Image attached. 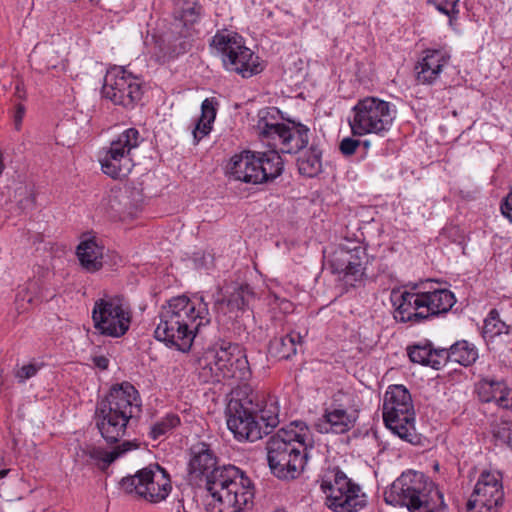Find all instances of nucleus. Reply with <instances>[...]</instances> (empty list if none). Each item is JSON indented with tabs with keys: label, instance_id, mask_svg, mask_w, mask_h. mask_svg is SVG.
I'll list each match as a JSON object with an SVG mask.
<instances>
[{
	"label": "nucleus",
	"instance_id": "22",
	"mask_svg": "<svg viewBox=\"0 0 512 512\" xmlns=\"http://www.w3.org/2000/svg\"><path fill=\"white\" fill-rule=\"evenodd\" d=\"M128 422V419L102 407L96 412V426L108 443H116L125 435Z\"/></svg>",
	"mask_w": 512,
	"mask_h": 512
},
{
	"label": "nucleus",
	"instance_id": "29",
	"mask_svg": "<svg viewBox=\"0 0 512 512\" xmlns=\"http://www.w3.org/2000/svg\"><path fill=\"white\" fill-rule=\"evenodd\" d=\"M441 352L444 354V366L452 361L467 367L478 359L477 348L466 340L457 341L449 349L441 348Z\"/></svg>",
	"mask_w": 512,
	"mask_h": 512
},
{
	"label": "nucleus",
	"instance_id": "37",
	"mask_svg": "<svg viewBox=\"0 0 512 512\" xmlns=\"http://www.w3.org/2000/svg\"><path fill=\"white\" fill-rule=\"evenodd\" d=\"M180 424V418L178 415L169 413L157 420L150 429V436L156 440L161 436L166 435L172 429Z\"/></svg>",
	"mask_w": 512,
	"mask_h": 512
},
{
	"label": "nucleus",
	"instance_id": "44",
	"mask_svg": "<svg viewBox=\"0 0 512 512\" xmlns=\"http://www.w3.org/2000/svg\"><path fill=\"white\" fill-rule=\"evenodd\" d=\"M368 499L365 493L362 492L359 485L354 483V512H358L366 508Z\"/></svg>",
	"mask_w": 512,
	"mask_h": 512
},
{
	"label": "nucleus",
	"instance_id": "25",
	"mask_svg": "<svg viewBox=\"0 0 512 512\" xmlns=\"http://www.w3.org/2000/svg\"><path fill=\"white\" fill-rule=\"evenodd\" d=\"M138 444L133 441H123L120 445L107 450L93 445L86 446L82 452L101 470L107 469L116 459L126 452L136 449Z\"/></svg>",
	"mask_w": 512,
	"mask_h": 512
},
{
	"label": "nucleus",
	"instance_id": "52",
	"mask_svg": "<svg viewBox=\"0 0 512 512\" xmlns=\"http://www.w3.org/2000/svg\"><path fill=\"white\" fill-rule=\"evenodd\" d=\"M363 145L364 148H368L369 147V142L368 141H361L360 139H355L354 138V142H353V147H354V153L358 150V148Z\"/></svg>",
	"mask_w": 512,
	"mask_h": 512
},
{
	"label": "nucleus",
	"instance_id": "12",
	"mask_svg": "<svg viewBox=\"0 0 512 512\" xmlns=\"http://www.w3.org/2000/svg\"><path fill=\"white\" fill-rule=\"evenodd\" d=\"M121 489L127 494H134L150 503L165 500L172 490L167 472L159 465L148 466L132 476L124 477Z\"/></svg>",
	"mask_w": 512,
	"mask_h": 512
},
{
	"label": "nucleus",
	"instance_id": "47",
	"mask_svg": "<svg viewBox=\"0 0 512 512\" xmlns=\"http://www.w3.org/2000/svg\"><path fill=\"white\" fill-rule=\"evenodd\" d=\"M340 151L346 156L352 155V137H345L340 143Z\"/></svg>",
	"mask_w": 512,
	"mask_h": 512
},
{
	"label": "nucleus",
	"instance_id": "55",
	"mask_svg": "<svg viewBox=\"0 0 512 512\" xmlns=\"http://www.w3.org/2000/svg\"><path fill=\"white\" fill-rule=\"evenodd\" d=\"M348 124L352 128V120L350 118H348Z\"/></svg>",
	"mask_w": 512,
	"mask_h": 512
},
{
	"label": "nucleus",
	"instance_id": "51",
	"mask_svg": "<svg viewBox=\"0 0 512 512\" xmlns=\"http://www.w3.org/2000/svg\"><path fill=\"white\" fill-rule=\"evenodd\" d=\"M15 96L20 100H24L26 98V91L21 83H18L15 87Z\"/></svg>",
	"mask_w": 512,
	"mask_h": 512
},
{
	"label": "nucleus",
	"instance_id": "21",
	"mask_svg": "<svg viewBox=\"0 0 512 512\" xmlns=\"http://www.w3.org/2000/svg\"><path fill=\"white\" fill-rule=\"evenodd\" d=\"M415 66L416 80L419 84H433L443 67L449 62L450 54L443 48L427 49Z\"/></svg>",
	"mask_w": 512,
	"mask_h": 512
},
{
	"label": "nucleus",
	"instance_id": "27",
	"mask_svg": "<svg viewBox=\"0 0 512 512\" xmlns=\"http://www.w3.org/2000/svg\"><path fill=\"white\" fill-rule=\"evenodd\" d=\"M327 480H320V488L326 495V505L334 512H352V486L347 489L331 487Z\"/></svg>",
	"mask_w": 512,
	"mask_h": 512
},
{
	"label": "nucleus",
	"instance_id": "17",
	"mask_svg": "<svg viewBox=\"0 0 512 512\" xmlns=\"http://www.w3.org/2000/svg\"><path fill=\"white\" fill-rule=\"evenodd\" d=\"M256 413L252 399L235 402L229 407L227 426L237 439L254 442L264 436L265 428Z\"/></svg>",
	"mask_w": 512,
	"mask_h": 512
},
{
	"label": "nucleus",
	"instance_id": "33",
	"mask_svg": "<svg viewBox=\"0 0 512 512\" xmlns=\"http://www.w3.org/2000/svg\"><path fill=\"white\" fill-rule=\"evenodd\" d=\"M251 294L248 285H241L235 288L227 299L218 302L219 309L224 313L233 314L234 317H237L238 313L247 305Z\"/></svg>",
	"mask_w": 512,
	"mask_h": 512
},
{
	"label": "nucleus",
	"instance_id": "46",
	"mask_svg": "<svg viewBox=\"0 0 512 512\" xmlns=\"http://www.w3.org/2000/svg\"><path fill=\"white\" fill-rule=\"evenodd\" d=\"M500 208L502 214L512 222V192L507 196Z\"/></svg>",
	"mask_w": 512,
	"mask_h": 512
},
{
	"label": "nucleus",
	"instance_id": "19",
	"mask_svg": "<svg viewBox=\"0 0 512 512\" xmlns=\"http://www.w3.org/2000/svg\"><path fill=\"white\" fill-rule=\"evenodd\" d=\"M101 407L130 420L139 411L138 392L130 383H121L112 387Z\"/></svg>",
	"mask_w": 512,
	"mask_h": 512
},
{
	"label": "nucleus",
	"instance_id": "41",
	"mask_svg": "<svg viewBox=\"0 0 512 512\" xmlns=\"http://www.w3.org/2000/svg\"><path fill=\"white\" fill-rule=\"evenodd\" d=\"M494 437L512 450V422L502 420L493 427Z\"/></svg>",
	"mask_w": 512,
	"mask_h": 512
},
{
	"label": "nucleus",
	"instance_id": "40",
	"mask_svg": "<svg viewBox=\"0 0 512 512\" xmlns=\"http://www.w3.org/2000/svg\"><path fill=\"white\" fill-rule=\"evenodd\" d=\"M320 480H327L330 482L331 487H338L347 489L352 486L351 479H349L342 471L338 468L329 469L324 472Z\"/></svg>",
	"mask_w": 512,
	"mask_h": 512
},
{
	"label": "nucleus",
	"instance_id": "45",
	"mask_svg": "<svg viewBox=\"0 0 512 512\" xmlns=\"http://www.w3.org/2000/svg\"><path fill=\"white\" fill-rule=\"evenodd\" d=\"M25 106L21 103L17 104L15 106V112H14V126L16 130H19L22 124L23 117L25 115Z\"/></svg>",
	"mask_w": 512,
	"mask_h": 512
},
{
	"label": "nucleus",
	"instance_id": "16",
	"mask_svg": "<svg viewBox=\"0 0 512 512\" xmlns=\"http://www.w3.org/2000/svg\"><path fill=\"white\" fill-rule=\"evenodd\" d=\"M503 500L504 491L500 474L484 471L480 474L467 502V510L468 512H498Z\"/></svg>",
	"mask_w": 512,
	"mask_h": 512
},
{
	"label": "nucleus",
	"instance_id": "43",
	"mask_svg": "<svg viewBox=\"0 0 512 512\" xmlns=\"http://www.w3.org/2000/svg\"><path fill=\"white\" fill-rule=\"evenodd\" d=\"M17 194L22 197L18 201L19 207L22 210H31L34 208L36 198L34 193L30 189H28L27 187H20L17 190Z\"/></svg>",
	"mask_w": 512,
	"mask_h": 512
},
{
	"label": "nucleus",
	"instance_id": "49",
	"mask_svg": "<svg viewBox=\"0 0 512 512\" xmlns=\"http://www.w3.org/2000/svg\"><path fill=\"white\" fill-rule=\"evenodd\" d=\"M93 363L99 369L105 370L108 368L109 360L105 356H96L93 358Z\"/></svg>",
	"mask_w": 512,
	"mask_h": 512
},
{
	"label": "nucleus",
	"instance_id": "18",
	"mask_svg": "<svg viewBox=\"0 0 512 512\" xmlns=\"http://www.w3.org/2000/svg\"><path fill=\"white\" fill-rule=\"evenodd\" d=\"M390 299L396 321L412 324L425 321L424 302L419 285L414 284L410 290L393 289Z\"/></svg>",
	"mask_w": 512,
	"mask_h": 512
},
{
	"label": "nucleus",
	"instance_id": "13",
	"mask_svg": "<svg viewBox=\"0 0 512 512\" xmlns=\"http://www.w3.org/2000/svg\"><path fill=\"white\" fill-rule=\"evenodd\" d=\"M394 118L395 110L389 102L377 97H365L354 105V135L387 131Z\"/></svg>",
	"mask_w": 512,
	"mask_h": 512
},
{
	"label": "nucleus",
	"instance_id": "2",
	"mask_svg": "<svg viewBox=\"0 0 512 512\" xmlns=\"http://www.w3.org/2000/svg\"><path fill=\"white\" fill-rule=\"evenodd\" d=\"M210 322L208 304L202 297H173L161 309L155 338L181 352H188L201 328Z\"/></svg>",
	"mask_w": 512,
	"mask_h": 512
},
{
	"label": "nucleus",
	"instance_id": "38",
	"mask_svg": "<svg viewBox=\"0 0 512 512\" xmlns=\"http://www.w3.org/2000/svg\"><path fill=\"white\" fill-rule=\"evenodd\" d=\"M329 262L334 273L347 275L352 267V254L348 250L338 248L332 253Z\"/></svg>",
	"mask_w": 512,
	"mask_h": 512
},
{
	"label": "nucleus",
	"instance_id": "5",
	"mask_svg": "<svg viewBox=\"0 0 512 512\" xmlns=\"http://www.w3.org/2000/svg\"><path fill=\"white\" fill-rule=\"evenodd\" d=\"M200 376L205 382H221L226 379L245 381L251 371L245 350L236 343L222 342L209 348L200 360Z\"/></svg>",
	"mask_w": 512,
	"mask_h": 512
},
{
	"label": "nucleus",
	"instance_id": "23",
	"mask_svg": "<svg viewBox=\"0 0 512 512\" xmlns=\"http://www.w3.org/2000/svg\"><path fill=\"white\" fill-rule=\"evenodd\" d=\"M76 255L81 267L89 273L103 267L104 246L96 237L83 239L77 246Z\"/></svg>",
	"mask_w": 512,
	"mask_h": 512
},
{
	"label": "nucleus",
	"instance_id": "8",
	"mask_svg": "<svg viewBox=\"0 0 512 512\" xmlns=\"http://www.w3.org/2000/svg\"><path fill=\"white\" fill-rule=\"evenodd\" d=\"M210 45L220 55L224 68L229 72L249 78L264 69L259 56L245 46L243 38L237 33L218 31L212 37Z\"/></svg>",
	"mask_w": 512,
	"mask_h": 512
},
{
	"label": "nucleus",
	"instance_id": "1",
	"mask_svg": "<svg viewBox=\"0 0 512 512\" xmlns=\"http://www.w3.org/2000/svg\"><path fill=\"white\" fill-rule=\"evenodd\" d=\"M214 450L205 442L190 448L188 473L191 479L205 478L212 496L211 512H245L253 505L254 487L243 471L233 465L217 466Z\"/></svg>",
	"mask_w": 512,
	"mask_h": 512
},
{
	"label": "nucleus",
	"instance_id": "4",
	"mask_svg": "<svg viewBox=\"0 0 512 512\" xmlns=\"http://www.w3.org/2000/svg\"><path fill=\"white\" fill-rule=\"evenodd\" d=\"M387 504L406 507L410 512H444L443 494L421 472H403L385 491Z\"/></svg>",
	"mask_w": 512,
	"mask_h": 512
},
{
	"label": "nucleus",
	"instance_id": "26",
	"mask_svg": "<svg viewBox=\"0 0 512 512\" xmlns=\"http://www.w3.org/2000/svg\"><path fill=\"white\" fill-rule=\"evenodd\" d=\"M407 354L413 363L429 366L435 370L444 367V354L441 348H434L428 340L409 345Z\"/></svg>",
	"mask_w": 512,
	"mask_h": 512
},
{
	"label": "nucleus",
	"instance_id": "54",
	"mask_svg": "<svg viewBox=\"0 0 512 512\" xmlns=\"http://www.w3.org/2000/svg\"><path fill=\"white\" fill-rule=\"evenodd\" d=\"M8 472H9V470H6V469L0 470V479L5 477Z\"/></svg>",
	"mask_w": 512,
	"mask_h": 512
},
{
	"label": "nucleus",
	"instance_id": "6",
	"mask_svg": "<svg viewBox=\"0 0 512 512\" xmlns=\"http://www.w3.org/2000/svg\"><path fill=\"white\" fill-rule=\"evenodd\" d=\"M384 424L394 435L410 444L421 441L415 427L416 414L409 390L404 385H390L383 399Z\"/></svg>",
	"mask_w": 512,
	"mask_h": 512
},
{
	"label": "nucleus",
	"instance_id": "9",
	"mask_svg": "<svg viewBox=\"0 0 512 512\" xmlns=\"http://www.w3.org/2000/svg\"><path fill=\"white\" fill-rule=\"evenodd\" d=\"M275 109L262 110L257 123L259 134L282 153H298L309 143V128L301 123L272 122L269 119Z\"/></svg>",
	"mask_w": 512,
	"mask_h": 512
},
{
	"label": "nucleus",
	"instance_id": "30",
	"mask_svg": "<svg viewBox=\"0 0 512 512\" xmlns=\"http://www.w3.org/2000/svg\"><path fill=\"white\" fill-rule=\"evenodd\" d=\"M301 343L302 337L300 334L291 332L285 336L272 339L269 344V353L279 360H287L296 354L297 346Z\"/></svg>",
	"mask_w": 512,
	"mask_h": 512
},
{
	"label": "nucleus",
	"instance_id": "10",
	"mask_svg": "<svg viewBox=\"0 0 512 512\" xmlns=\"http://www.w3.org/2000/svg\"><path fill=\"white\" fill-rule=\"evenodd\" d=\"M94 328L102 335L119 338L127 333L132 322L128 301L118 295H105L94 303Z\"/></svg>",
	"mask_w": 512,
	"mask_h": 512
},
{
	"label": "nucleus",
	"instance_id": "11",
	"mask_svg": "<svg viewBox=\"0 0 512 512\" xmlns=\"http://www.w3.org/2000/svg\"><path fill=\"white\" fill-rule=\"evenodd\" d=\"M141 141L140 133L135 128L120 133L101 151L99 162L103 173L114 179L127 176L134 165L131 153Z\"/></svg>",
	"mask_w": 512,
	"mask_h": 512
},
{
	"label": "nucleus",
	"instance_id": "20",
	"mask_svg": "<svg viewBox=\"0 0 512 512\" xmlns=\"http://www.w3.org/2000/svg\"><path fill=\"white\" fill-rule=\"evenodd\" d=\"M475 392L481 402H493L501 409L512 411V388L505 380L482 377L475 384Z\"/></svg>",
	"mask_w": 512,
	"mask_h": 512
},
{
	"label": "nucleus",
	"instance_id": "53",
	"mask_svg": "<svg viewBox=\"0 0 512 512\" xmlns=\"http://www.w3.org/2000/svg\"><path fill=\"white\" fill-rule=\"evenodd\" d=\"M360 252H362L364 254V249L361 247H354V258L360 259V255H359Z\"/></svg>",
	"mask_w": 512,
	"mask_h": 512
},
{
	"label": "nucleus",
	"instance_id": "15",
	"mask_svg": "<svg viewBox=\"0 0 512 512\" xmlns=\"http://www.w3.org/2000/svg\"><path fill=\"white\" fill-rule=\"evenodd\" d=\"M200 15L201 6L197 0H174L172 33L178 34V37L173 41L171 36L166 37L169 57L188 51L190 44L186 39L191 36L193 26L199 21Z\"/></svg>",
	"mask_w": 512,
	"mask_h": 512
},
{
	"label": "nucleus",
	"instance_id": "42",
	"mask_svg": "<svg viewBox=\"0 0 512 512\" xmlns=\"http://www.w3.org/2000/svg\"><path fill=\"white\" fill-rule=\"evenodd\" d=\"M42 364H36V363H29L26 365H23L21 368H19L15 372V377L18 379L19 382L23 383L26 380L34 377L38 371L41 369Z\"/></svg>",
	"mask_w": 512,
	"mask_h": 512
},
{
	"label": "nucleus",
	"instance_id": "48",
	"mask_svg": "<svg viewBox=\"0 0 512 512\" xmlns=\"http://www.w3.org/2000/svg\"><path fill=\"white\" fill-rule=\"evenodd\" d=\"M270 296L273 298L275 303H278L281 306L284 311L288 312L292 309V303L288 300L280 298L276 293L273 292L270 293Z\"/></svg>",
	"mask_w": 512,
	"mask_h": 512
},
{
	"label": "nucleus",
	"instance_id": "24",
	"mask_svg": "<svg viewBox=\"0 0 512 512\" xmlns=\"http://www.w3.org/2000/svg\"><path fill=\"white\" fill-rule=\"evenodd\" d=\"M425 321L451 310L456 302L454 294L444 288L422 291Z\"/></svg>",
	"mask_w": 512,
	"mask_h": 512
},
{
	"label": "nucleus",
	"instance_id": "7",
	"mask_svg": "<svg viewBox=\"0 0 512 512\" xmlns=\"http://www.w3.org/2000/svg\"><path fill=\"white\" fill-rule=\"evenodd\" d=\"M283 162L275 150L267 152L244 151L235 154L226 165V175L235 181L260 184L278 177Z\"/></svg>",
	"mask_w": 512,
	"mask_h": 512
},
{
	"label": "nucleus",
	"instance_id": "39",
	"mask_svg": "<svg viewBox=\"0 0 512 512\" xmlns=\"http://www.w3.org/2000/svg\"><path fill=\"white\" fill-rule=\"evenodd\" d=\"M426 2L428 5H433L440 13L448 16L450 25L457 20L459 0H427Z\"/></svg>",
	"mask_w": 512,
	"mask_h": 512
},
{
	"label": "nucleus",
	"instance_id": "14",
	"mask_svg": "<svg viewBox=\"0 0 512 512\" xmlns=\"http://www.w3.org/2000/svg\"><path fill=\"white\" fill-rule=\"evenodd\" d=\"M102 93L115 105L130 109L141 99V83L124 67L114 66L108 69L104 77Z\"/></svg>",
	"mask_w": 512,
	"mask_h": 512
},
{
	"label": "nucleus",
	"instance_id": "32",
	"mask_svg": "<svg viewBox=\"0 0 512 512\" xmlns=\"http://www.w3.org/2000/svg\"><path fill=\"white\" fill-rule=\"evenodd\" d=\"M257 411V419L262 424L264 435H267L279 424V405L275 399L263 401L262 404L254 403Z\"/></svg>",
	"mask_w": 512,
	"mask_h": 512
},
{
	"label": "nucleus",
	"instance_id": "31",
	"mask_svg": "<svg viewBox=\"0 0 512 512\" xmlns=\"http://www.w3.org/2000/svg\"><path fill=\"white\" fill-rule=\"evenodd\" d=\"M216 104V101L210 98H206L202 102L201 116L198 119L192 132L195 143H198L212 130V123L216 118Z\"/></svg>",
	"mask_w": 512,
	"mask_h": 512
},
{
	"label": "nucleus",
	"instance_id": "3",
	"mask_svg": "<svg viewBox=\"0 0 512 512\" xmlns=\"http://www.w3.org/2000/svg\"><path fill=\"white\" fill-rule=\"evenodd\" d=\"M310 441V430L302 421H293L279 429L266 445L272 472L278 478H295L304 469Z\"/></svg>",
	"mask_w": 512,
	"mask_h": 512
},
{
	"label": "nucleus",
	"instance_id": "35",
	"mask_svg": "<svg viewBox=\"0 0 512 512\" xmlns=\"http://www.w3.org/2000/svg\"><path fill=\"white\" fill-rule=\"evenodd\" d=\"M297 165L299 173L304 176L314 177L318 175L322 168L321 151L312 146L298 158Z\"/></svg>",
	"mask_w": 512,
	"mask_h": 512
},
{
	"label": "nucleus",
	"instance_id": "28",
	"mask_svg": "<svg viewBox=\"0 0 512 512\" xmlns=\"http://www.w3.org/2000/svg\"><path fill=\"white\" fill-rule=\"evenodd\" d=\"M350 416L346 410L340 408L327 409L325 414L316 423L321 433L343 434L350 430Z\"/></svg>",
	"mask_w": 512,
	"mask_h": 512
},
{
	"label": "nucleus",
	"instance_id": "50",
	"mask_svg": "<svg viewBox=\"0 0 512 512\" xmlns=\"http://www.w3.org/2000/svg\"><path fill=\"white\" fill-rule=\"evenodd\" d=\"M353 274H354V281L358 280V278L362 277V275L364 274V267H363L361 261H359V262L354 261Z\"/></svg>",
	"mask_w": 512,
	"mask_h": 512
},
{
	"label": "nucleus",
	"instance_id": "34",
	"mask_svg": "<svg viewBox=\"0 0 512 512\" xmlns=\"http://www.w3.org/2000/svg\"><path fill=\"white\" fill-rule=\"evenodd\" d=\"M502 335L512 336V326L500 319L496 309H492L484 320L483 337L488 341H492Z\"/></svg>",
	"mask_w": 512,
	"mask_h": 512
},
{
	"label": "nucleus",
	"instance_id": "36",
	"mask_svg": "<svg viewBox=\"0 0 512 512\" xmlns=\"http://www.w3.org/2000/svg\"><path fill=\"white\" fill-rule=\"evenodd\" d=\"M44 283L40 278L30 279L16 296V301H26L28 304L39 302L43 298Z\"/></svg>",
	"mask_w": 512,
	"mask_h": 512
}]
</instances>
